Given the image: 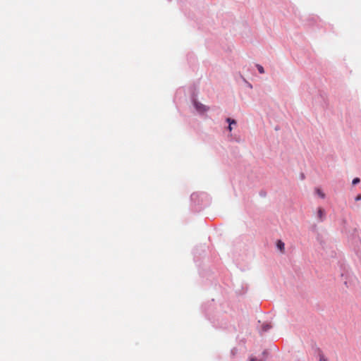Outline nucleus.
Wrapping results in <instances>:
<instances>
[{"instance_id":"f257e3e1","label":"nucleus","mask_w":361,"mask_h":361,"mask_svg":"<svg viewBox=\"0 0 361 361\" xmlns=\"http://www.w3.org/2000/svg\"><path fill=\"white\" fill-rule=\"evenodd\" d=\"M194 105L197 111H199L200 113H204L208 110V108L206 106L197 102H195Z\"/></svg>"},{"instance_id":"f03ea898","label":"nucleus","mask_w":361,"mask_h":361,"mask_svg":"<svg viewBox=\"0 0 361 361\" xmlns=\"http://www.w3.org/2000/svg\"><path fill=\"white\" fill-rule=\"evenodd\" d=\"M325 216L324 210L322 208H319L317 211V217L319 221H323Z\"/></svg>"},{"instance_id":"7ed1b4c3","label":"nucleus","mask_w":361,"mask_h":361,"mask_svg":"<svg viewBox=\"0 0 361 361\" xmlns=\"http://www.w3.org/2000/svg\"><path fill=\"white\" fill-rule=\"evenodd\" d=\"M276 246L278 249L281 252H283L285 250V244L283 242H282L281 240H277L276 242Z\"/></svg>"},{"instance_id":"20e7f679","label":"nucleus","mask_w":361,"mask_h":361,"mask_svg":"<svg viewBox=\"0 0 361 361\" xmlns=\"http://www.w3.org/2000/svg\"><path fill=\"white\" fill-rule=\"evenodd\" d=\"M226 121L229 123V126H228V130H229L230 131H231V130H232L231 125H232V124H235V123H236V122H235V120L231 119V118H228L226 119Z\"/></svg>"},{"instance_id":"39448f33","label":"nucleus","mask_w":361,"mask_h":361,"mask_svg":"<svg viewBox=\"0 0 361 361\" xmlns=\"http://www.w3.org/2000/svg\"><path fill=\"white\" fill-rule=\"evenodd\" d=\"M316 191V193L321 197V198H324L325 197V194L322 192V190L319 188H316L315 190Z\"/></svg>"},{"instance_id":"423d86ee","label":"nucleus","mask_w":361,"mask_h":361,"mask_svg":"<svg viewBox=\"0 0 361 361\" xmlns=\"http://www.w3.org/2000/svg\"><path fill=\"white\" fill-rule=\"evenodd\" d=\"M271 328V326L270 324H265L262 325V330L264 331H267L269 329H270Z\"/></svg>"},{"instance_id":"0eeeda50","label":"nucleus","mask_w":361,"mask_h":361,"mask_svg":"<svg viewBox=\"0 0 361 361\" xmlns=\"http://www.w3.org/2000/svg\"><path fill=\"white\" fill-rule=\"evenodd\" d=\"M257 70L259 71V72L260 73H262H262H264V68H263L261 65L257 64Z\"/></svg>"},{"instance_id":"6e6552de","label":"nucleus","mask_w":361,"mask_h":361,"mask_svg":"<svg viewBox=\"0 0 361 361\" xmlns=\"http://www.w3.org/2000/svg\"><path fill=\"white\" fill-rule=\"evenodd\" d=\"M360 180L359 178H355L353 180V185H356L358 183H360Z\"/></svg>"},{"instance_id":"1a4fd4ad","label":"nucleus","mask_w":361,"mask_h":361,"mask_svg":"<svg viewBox=\"0 0 361 361\" xmlns=\"http://www.w3.org/2000/svg\"><path fill=\"white\" fill-rule=\"evenodd\" d=\"M361 200V195H357L356 197H355V201H359Z\"/></svg>"}]
</instances>
